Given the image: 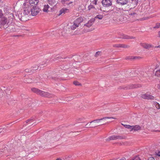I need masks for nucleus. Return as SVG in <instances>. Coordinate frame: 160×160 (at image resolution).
I'll return each mask as SVG.
<instances>
[{"instance_id":"2","label":"nucleus","mask_w":160,"mask_h":160,"mask_svg":"<svg viewBox=\"0 0 160 160\" xmlns=\"http://www.w3.org/2000/svg\"><path fill=\"white\" fill-rule=\"evenodd\" d=\"M31 90L34 92L42 96L50 98L53 96L50 93L41 91L35 88H32Z\"/></svg>"},{"instance_id":"47","label":"nucleus","mask_w":160,"mask_h":160,"mask_svg":"<svg viewBox=\"0 0 160 160\" xmlns=\"http://www.w3.org/2000/svg\"><path fill=\"white\" fill-rule=\"evenodd\" d=\"M3 2V0H0V2Z\"/></svg>"},{"instance_id":"44","label":"nucleus","mask_w":160,"mask_h":160,"mask_svg":"<svg viewBox=\"0 0 160 160\" xmlns=\"http://www.w3.org/2000/svg\"><path fill=\"white\" fill-rule=\"evenodd\" d=\"M158 35L159 37H160V31L158 32Z\"/></svg>"},{"instance_id":"10","label":"nucleus","mask_w":160,"mask_h":160,"mask_svg":"<svg viewBox=\"0 0 160 160\" xmlns=\"http://www.w3.org/2000/svg\"><path fill=\"white\" fill-rule=\"evenodd\" d=\"M69 12V9L66 8H62L58 12V15L59 16L60 15H64L66 13H68Z\"/></svg>"},{"instance_id":"16","label":"nucleus","mask_w":160,"mask_h":160,"mask_svg":"<svg viewBox=\"0 0 160 160\" xmlns=\"http://www.w3.org/2000/svg\"><path fill=\"white\" fill-rule=\"evenodd\" d=\"M132 3L131 4V6L132 7V8H134L136 7L137 5V3H138V0H132Z\"/></svg>"},{"instance_id":"12","label":"nucleus","mask_w":160,"mask_h":160,"mask_svg":"<svg viewBox=\"0 0 160 160\" xmlns=\"http://www.w3.org/2000/svg\"><path fill=\"white\" fill-rule=\"evenodd\" d=\"M95 18H92L87 23L85 24L84 26L88 28L90 27L93 24Z\"/></svg>"},{"instance_id":"38","label":"nucleus","mask_w":160,"mask_h":160,"mask_svg":"<svg viewBox=\"0 0 160 160\" xmlns=\"http://www.w3.org/2000/svg\"><path fill=\"white\" fill-rule=\"evenodd\" d=\"M148 160H155V159L153 157H150L148 158Z\"/></svg>"},{"instance_id":"42","label":"nucleus","mask_w":160,"mask_h":160,"mask_svg":"<svg viewBox=\"0 0 160 160\" xmlns=\"http://www.w3.org/2000/svg\"><path fill=\"white\" fill-rule=\"evenodd\" d=\"M90 124H88V123H87L86 125V126H88L87 127H88L89 126H90Z\"/></svg>"},{"instance_id":"14","label":"nucleus","mask_w":160,"mask_h":160,"mask_svg":"<svg viewBox=\"0 0 160 160\" xmlns=\"http://www.w3.org/2000/svg\"><path fill=\"white\" fill-rule=\"evenodd\" d=\"M140 45L144 48L147 49H149L152 47L151 45L144 42L141 43Z\"/></svg>"},{"instance_id":"27","label":"nucleus","mask_w":160,"mask_h":160,"mask_svg":"<svg viewBox=\"0 0 160 160\" xmlns=\"http://www.w3.org/2000/svg\"><path fill=\"white\" fill-rule=\"evenodd\" d=\"M73 83L74 85L76 86H78L80 85L79 83L77 81H74L73 82Z\"/></svg>"},{"instance_id":"37","label":"nucleus","mask_w":160,"mask_h":160,"mask_svg":"<svg viewBox=\"0 0 160 160\" xmlns=\"http://www.w3.org/2000/svg\"><path fill=\"white\" fill-rule=\"evenodd\" d=\"M156 154L158 156H160V150L156 152Z\"/></svg>"},{"instance_id":"20","label":"nucleus","mask_w":160,"mask_h":160,"mask_svg":"<svg viewBox=\"0 0 160 160\" xmlns=\"http://www.w3.org/2000/svg\"><path fill=\"white\" fill-rule=\"evenodd\" d=\"M142 58L140 57L137 56H131V59H138L141 58Z\"/></svg>"},{"instance_id":"36","label":"nucleus","mask_w":160,"mask_h":160,"mask_svg":"<svg viewBox=\"0 0 160 160\" xmlns=\"http://www.w3.org/2000/svg\"><path fill=\"white\" fill-rule=\"evenodd\" d=\"M3 16V14L2 13V12L1 10H0V18H2Z\"/></svg>"},{"instance_id":"6","label":"nucleus","mask_w":160,"mask_h":160,"mask_svg":"<svg viewBox=\"0 0 160 160\" xmlns=\"http://www.w3.org/2000/svg\"><path fill=\"white\" fill-rule=\"evenodd\" d=\"M141 97L144 99H154L153 96L150 95L149 93H147L145 94L142 93L141 95Z\"/></svg>"},{"instance_id":"40","label":"nucleus","mask_w":160,"mask_h":160,"mask_svg":"<svg viewBox=\"0 0 160 160\" xmlns=\"http://www.w3.org/2000/svg\"><path fill=\"white\" fill-rule=\"evenodd\" d=\"M72 2H70L68 3H67V4L68 5H70V4H71L72 3Z\"/></svg>"},{"instance_id":"33","label":"nucleus","mask_w":160,"mask_h":160,"mask_svg":"<svg viewBox=\"0 0 160 160\" xmlns=\"http://www.w3.org/2000/svg\"><path fill=\"white\" fill-rule=\"evenodd\" d=\"M58 140V138L56 137V136L53 137L52 138V140L53 141H57Z\"/></svg>"},{"instance_id":"49","label":"nucleus","mask_w":160,"mask_h":160,"mask_svg":"<svg viewBox=\"0 0 160 160\" xmlns=\"http://www.w3.org/2000/svg\"><path fill=\"white\" fill-rule=\"evenodd\" d=\"M158 48H160V45H159L157 47Z\"/></svg>"},{"instance_id":"7","label":"nucleus","mask_w":160,"mask_h":160,"mask_svg":"<svg viewBox=\"0 0 160 160\" xmlns=\"http://www.w3.org/2000/svg\"><path fill=\"white\" fill-rule=\"evenodd\" d=\"M53 8V7H50L48 4H47L44 6L42 10L43 12L48 13L52 11Z\"/></svg>"},{"instance_id":"22","label":"nucleus","mask_w":160,"mask_h":160,"mask_svg":"<svg viewBox=\"0 0 160 160\" xmlns=\"http://www.w3.org/2000/svg\"><path fill=\"white\" fill-rule=\"evenodd\" d=\"M155 75L157 76H160V69L157 70L155 73Z\"/></svg>"},{"instance_id":"8","label":"nucleus","mask_w":160,"mask_h":160,"mask_svg":"<svg viewBox=\"0 0 160 160\" xmlns=\"http://www.w3.org/2000/svg\"><path fill=\"white\" fill-rule=\"evenodd\" d=\"M48 4L54 8H56V5L58 3L57 0H47Z\"/></svg>"},{"instance_id":"31","label":"nucleus","mask_w":160,"mask_h":160,"mask_svg":"<svg viewBox=\"0 0 160 160\" xmlns=\"http://www.w3.org/2000/svg\"><path fill=\"white\" fill-rule=\"evenodd\" d=\"M25 71L26 72H32V69L30 70L29 69H26L25 70Z\"/></svg>"},{"instance_id":"25","label":"nucleus","mask_w":160,"mask_h":160,"mask_svg":"<svg viewBox=\"0 0 160 160\" xmlns=\"http://www.w3.org/2000/svg\"><path fill=\"white\" fill-rule=\"evenodd\" d=\"M34 120L33 119H29L26 121V123H28V124H32V123L33 122Z\"/></svg>"},{"instance_id":"45","label":"nucleus","mask_w":160,"mask_h":160,"mask_svg":"<svg viewBox=\"0 0 160 160\" xmlns=\"http://www.w3.org/2000/svg\"><path fill=\"white\" fill-rule=\"evenodd\" d=\"M56 160H61V159H60V158H58Z\"/></svg>"},{"instance_id":"48","label":"nucleus","mask_w":160,"mask_h":160,"mask_svg":"<svg viewBox=\"0 0 160 160\" xmlns=\"http://www.w3.org/2000/svg\"><path fill=\"white\" fill-rule=\"evenodd\" d=\"M138 87V86H135V87H134L133 88H137V87Z\"/></svg>"},{"instance_id":"13","label":"nucleus","mask_w":160,"mask_h":160,"mask_svg":"<svg viewBox=\"0 0 160 160\" xmlns=\"http://www.w3.org/2000/svg\"><path fill=\"white\" fill-rule=\"evenodd\" d=\"M141 127L138 125L131 126V131H135L140 130Z\"/></svg>"},{"instance_id":"11","label":"nucleus","mask_w":160,"mask_h":160,"mask_svg":"<svg viewBox=\"0 0 160 160\" xmlns=\"http://www.w3.org/2000/svg\"><path fill=\"white\" fill-rule=\"evenodd\" d=\"M109 118H113V119H115L116 118H115L105 117V118H101L100 119H97V120L92 121V122H90V123H92V122L95 123H99L100 122V121H101V120H105L107 119H109Z\"/></svg>"},{"instance_id":"39","label":"nucleus","mask_w":160,"mask_h":160,"mask_svg":"<svg viewBox=\"0 0 160 160\" xmlns=\"http://www.w3.org/2000/svg\"><path fill=\"white\" fill-rule=\"evenodd\" d=\"M158 89H160V81L159 83L158 84Z\"/></svg>"},{"instance_id":"18","label":"nucleus","mask_w":160,"mask_h":160,"mask_svg":"<svg viewBox=\"0 0 160 160\" xmlns=\"http://www.w3.org/2000/svg\"><path fill=\"white\" fill-rule=\"evenodd\" d=\"M85 118H78L76 119V121L77 122H83V120Z\"/></svg>"},{"instance_id":"24","label":"nucleus","mask_w":160,"mask_h":160,"mask_svg":"<svg viewBox=\"0 0 160 160\" xmlns=\"http://www.w3.org/2000/svg\"><path fill=\"white\" fill-rule=\"evenodd\" d=\"M122 38H124V39H127L129 37L127 35L123 34L122 35Z\"/></svg>"},{"instance_id":"43","label":"nucleus","mask_w":160,"mask_h":160,"mask_svg":"<svg viewBox=\"0 0 160 160\" xmlns=\"http://www.w3.org/2000/svg\"><path fill=\"white\" fill-rule=\"evenodd\" d=\"M94 28H93L92 29H91L89 30V31H91L94 30Z\"/></svg>"},{"instance_id":"4","label":"nucleus","mask_w":160,"mask_h":160,"mask_svg":"<svg viewBox=\"0 0 160 160\" xmlns=\"http://www.w3.org/2000/svg\"><path fill=\"white\" fill-rule=\"evenodd\" d=\"M126 137L125 136H120L117 135H113L109 137L106 139L107 141L115 140L117 139H125Z\"/></svg>"},{"instance_id":"3","label":"nucleus","mask_w":160,"mask_h":160,"mask_svg":"<svg viewBox=\"0 0 160 160\" xmlns=\"http://www.w3.org/2000/svg\"><path fill=\"white\" fill-rule=\"evenodd\" d=\"M84 20V18L79 17L75 19L73 22V24L70 26L71 29L72 30H74L77 28L78 27L80 24Z\"/></svg>"},{"instance_id":"19","label":"nucleus","mask_w":160,"mask_h":160,"mask_svg":"<svg viewBox=\"0 0 160 160\" xmlns=\"http://www.w3.org/2000/svg\"><path fill=\"white\" fill-rule=\"evenodd\" d=\"M103 18V15H102L99 14L97 15L95 17V18H98L99 19H102Z\"/></svg>"},{"instance_id":"21","label":"nucleus","mask_w":160,"mask_h":160,"mask_svg":"<svg viewBox=\"0 0 160 160\" xmlns=\"http://www.w3.org/2000/svg\"><path fill=\"white\" fill-rule=\"evenodd\" d=\"M154 105L158 109L160 108V105L156 102H154Z\"/></svg>"},{"instance_id":"5","label":"nucleus","mask_w":160,"mask_h":160,"mask_svg":"<svg viewBox=\"0 0 160 160\" xmlns=\"http://www.w3.org/2000/svg\"><path fill=\"white\" fill-rule=\"evenodd\" d=\"M13 17V15L11 13L9 14L8 17V19L4 17H2L0 21L1 24L4 25L7 23H8L9 22V20L12 19Z\"/></svg>"},{"instance_id":"30","label":"nucleus","mask_w":160,"mask_h":160,"mask_svg":"<svg viewBox=\"0 0 160 160\" xmlns=\"http://www.w3.org/2000/svg\"><path fill=\"white\" fill-rule=\"evenodd\" d=\"M122 125H123L125 127L128 128H130V125H129L124 124L123 123L121 124Z\"/></svg>"},{"instance_id":"23","label":"nucleus","mask_w":160,"mask_h":160,"mask_svg":"<svg viewBox=\"0 0 160 160\" xmlns=\"http://www.w3.org/2000/svg\"><path fill=\"white\" fill-rule=\"evenodd\" d=\"M32 80L30 78H27L26 81L28 83H31L32 82Z\"/></svg>"},{"instance_id":"28","label":"nucleus","mask_w":160,"mask_h":160,"mask_svg":"<svg viewBox=\"0 0 160 160\" xmlns=\"http://www.w3.org/2000/svg\"><path fill=\"white\" fill-rule=\"evenodd\" d=\"M32 68V72H33L34 70H36L38 69V67L37 66H36L34 67H33Z\"/></svg>"},{"instance_id":"32","label":"nucleus","mask_w":160,"mask_h":160,"mask_svg":"<svg viewBox=\"0 0 160 160\" xmlns=\"http://www.w3.org/2000/svg\"><path fill=\"white\" fill-rule=\"evenodd\" d=\"M68 1V0H61V2L62 4L66 3Z\"/></svg>"},{"instance_id":"46","label":"nucleus","mask_w":160,"mask_h":160,"mask_svg":"<svg viewBox=\"0 0 160 160\" xmlns=\"http://www.w3.org/2000/svg\"><path fill=\"white\" fill-rule=\"evenodd\" d=\"M2 129H0V133L2 132Z\"/></svg>"},{"instance_id":"1","label":"nucleus","mask_w":160,"mask_h":160,"mask_svg":"<svg viewBox=\"0 0 160 160\" xmlns=\"http://www.w3.org/2000/svg\"><path fill=\"white\" fill-rule=\"evenodd\" d=\"M39 0H29L24 4L23 12L21 18V20L23 22L28 20L30 16H35L40 11V9L37 6Z\"/></svg>"},{"instance_id":"9","label":"nucleus","mask_w":160,"mask_h":160,"mask_svg":"<svg viewBox=\"0 0 160 160\" xmlns=\"http://www.w3.org/2000/svg\"><path fill=\"white\" fill-rule=\"evenodd\" d=\"M102 4L103 7H108L111 6L112 3L110 0H102Z\"/></svg>"},{"instance_id":"15","label":"nucleus","mask_w":160,"mask_h":160,"mask_svg":"<svg viewBox=\"0 0 160 160\" xmlns=\"http://www.w3.org/2000/svg\"><path fill=\"white\" fill-rule=\"evenodd\" d=\"M117 2L119 4L123 5L127 4L128 1V0H117Z\"/></svg>"},{"instance_id":"35","label":"nucleus","mask_w":160,"mask_h":160,"mask_svg":"<svg viewBox=\"0 0 160 160\" xmlns=\"http://www.w3.org/2000/svg\"><path fill=\"white\" fill-rule=\"evenodd\" d=\"M144 76V73L143 72H141V73H140V75H139V77L140 78H142V77Z\"/></svg>"},{"instance_id":"29","label":"nucleus","mask_w":160,"mask_h":160,"mask_svg":"<svg viewBox=\"0 0 160 160\" xmlns=\"http://www.w3.org/2000/svg\"><path fill=\"white\" fill-rule=\"evenodd\" d=\"M101 52H96V53L95 54V56L96 57H98L99 56H100L101 55Z\"/></svg>"},{"instance_id":"17","label":"nucleus","mask_w":160,"mask_h":160,"mask_svg":"<svg viewBox=\"0 0 160 160\" xmlns=\"http://www.w3.org/2000/svg\"><path fill=\"white\" fill-rule=\"evenodd\" d=\"M114 47L117 48H127V46L124 44H116L114 45Z\"/></svg>"},{"instance_id":"50","label":"nucleus","mask_w":160,"mask_h":160,"mask_svg":"<svg viewBox=\"0 0 160 160\" xmlns=\"http://www.w3.org/2000/svg\"><path fill=\"white\" fill-rule=\"evenodd\" d=\"M133 38V37H132H132H131V38H130L131 39H132V38Z\"/></svg>"},{"instance_id":"34","label":"nucleus","mask_w":160,"mask_h":160,"mask_svg":"<svg viewBox=\"0 0 160 160\" xmlns=\"http://www.w3.org/2000/svg\"><path fill=\"white\" fill-rule=\"evenodd\" d=\"M160 27V23H158L156 24L155 27L154 28H158Z\"/></svg>"},{"instance_id":"41","label":"nucleus","mask_w":160,"mask_h":160,"mask_svg":"<svg viewBox=\"0 0 160 160\" xmlns=\"http://www.w3.org/2000/svg\"><path fill=\"white\" fill-rule=\"evenodd\" d=\"M97 1L98 0H94V2H95V4L96 5L97 4Z\"/></svg>"},{"instance_id":"51","label":"nucleus","mask_w":160,"mask_h":160,"mask_svg":"<svg viewBox=\"0 0 160 160\" xmlns=\"http://www.w3.org/2000/svg\"><path fill=\"white\" fill-rule=\"evenodd\" d=\"M133 76H135L136 75V74H133Z\"/></svg>"},{"instance_id":"26","label":"nucleus","mask_w":160,"mask_h":160,"mask_svg":"<svg viewBox=\"0 0 160 160\" xmlns=\"http://www.w3.org/2000/svg\"><path fill=\"white\" fill-rule=\"evenodd\" d=\"M131 160H140L139 157L138 156H136L134 158L132 159Z\"/></svg>"}]
</instances>
